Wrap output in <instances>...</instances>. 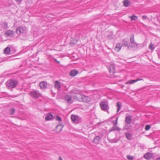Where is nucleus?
<instances>
[{
	"mask_svg": "<svg viewBox=\"0 0 160 160\" xmlns=\"http://www.w3.org/2000/svg\"><path fill=\"white\" fill-rule=\"evenodd\" d=\"M6 84L8 88L12 89L15 87L18 84V82L15 80H10L6 82Z\"/></svg>",
	"mask_w": 160,
	"mask_h": 160,
	"instance_id": "f257e3e1",
	"label": "nucleus"
},
{
	"mask_svg": "<svg viewBox=\"0 0 160 160\" xmlns=\"http://www.w3.org/2000/svg\"><path fill=\"white\" fill-rule=\"evenodd\" d=\"M27 29L25 27L22 26L18 27L16 29V32L18 34H23L26 33Z\"/></svg>",
	"mask_w": 160,
	"mask_h": 160,
	"instance_id": "f03ea898",
	"label": "nucleus"
},
{
	"mask_svg": "<svg viewBox=\"0 0 160 160\" xmlns=\"http://www.w3.org/2000/svg\"><path fill=\"white\" fill-rule=\"evenodd\" d=\"M100 106L102 110L103 111H106L109 109L108 103L106 101H102L100 102Z\"/></svg>",
	"mask_w": 160,
	"mask_h": 160,
	"instance_id": "7ed1b4c3",
	"label": "nucleus"
},
{
	"mask_svg": "<svg viewBox=\"0 0 160 160\" xmlns=\"http://www.w3.org/2000/svg\"><path fill=\"white\" fill-rule=\"evenodd\" d=\"M71 119L72 121L76 123H78L81 122V118L78 116L72 115L71 116Z\"/></svg>",
	"mask_w": 160,
	"mask_h": 160,
	"instance_id": "20e7f679",
	"label": "nucleus"
},
{
	"mask_svg": "<svg viewBox=\"0 0 160 160\" xmlns=\"http://www.w3.org/2000/svg\"><path fill=\"white\" fill-rule=\"evenodd\" d=\"M29 95L34 98H38L41 95V94L38 91L33 90L30 92Z\"/></svg>",
	"mask_w": 160,
	"mask_h": 160,
	"instance_id": "39448f33",
	"label": "nucleus"
},
{
	"mask_svg": "<svg viewBox=\"0 0 160 160\" xmlns=\"http://www.w3.org/2000/svg\"><path fill=\"white\" fill-rule=\"evenodd\" d=\"M81 100H79L85 102H89L90 101V98L88 96L84 95H81Z\"/></svg>",
	"mask_w": 160,
	"mask_h": 160,
	"instance_id": "423d86ee",
	"label": "nucleus"
},
{
	"mask_svg": "<svg viewBox=\"0 0 160 160\" xmlns=\"http://www.w3.org/2000/svg\"><path fill=\"white\" fill-rule=\"evenodd\" d=\"M122 46H124L127 47L128 49H129V48L130 46V44L129 42L128 39H124L123 41H122Z\"/></svg>",
	"mask_w": 160,
	"mask_h": 160,
	"instance_id": "0eeeda50",
	"label": "nucleus"
},
{
	"mask_svg": "<svg viewBox=\"0 0 160 160\" xmlns=\"http://www.w3.org/2000/svg\"><path fill=\"white\" fill-rule=\"evenodd\" d=\"M108 69L110 72L111 73H112V74H114L115 73V70L114 66L113 64H111L110 65L108 68Z\"/></svg>",
	"mask_w": 160,
	"mask_h": 160,
	"instance_id": "6e6552de",
	"label": "nucleus"
},
{
	"mask_svg": "<svg viewBox=\"0 0 160 160\" xmlns=\"http://www.w3.org/2000/svg\"><path fill=\"white\" fill-rule=\"evenodd\" d=\"M65 100L68 103H71L73 102L71 96L68 95H66L64 97Z\"/></svg>",
	"mask_w": 160,
	"mask_h": 160,
	"instance_id": "1a4fd4ad",
	"label": "nucleus"
},
{
	"mask_svg": "<svg viewBox=\"0 0 160 160\" xmlns=\"http://www.w3.org/2000/svg\"><path fill=\"white\" fill-rule=\"evenodd\" d=\"M153 157V154L150 152H147L144 155L143 157L147 160L150 159Z\"/></svg>",
	"mask_w": 160,
	"mask_h": 160,
	"instance_id": "9d476101",
	"label": "nucleus"
},
{
	"mask_svg": "<svg viewBox=\"0 0 160 160\" xmlns=\"http://www.w3.org/2000/svg\"><path fill=\"white\" fill-rule=\"evenodd\" d=\"M143 81V80L142 78H138L136 80H131L129 81H128L125 82V84H131L134 83H135L137 81Z\"/></svg>",
	"mask_w": 160,
	"mask_h": 160,
	"instance_id": "9b49d317",
	"label": "nucleus"
},
{
	"mask_svg": "<svg viewBox=\"0 0 160 160\" xmlns=\"http://www.w3.org/2000/svg\"><path fill=\"white\" fill-rule=\"evenodd\" d=\"M54 86L58 90H60L61 88L60 82L58 81H55Z\"/></svg>",
	"mask_w": 160,
	"mask_h": 160,
	"instance_id": "f8f14e48",
	"label": "nucleus"
},
{
	"mask_svg": "<svg viewBox=\"0 0 160 160\" xmlns=\"http://www.w3.org/2000/svg\"><path fill=\"white\" fill-rule=\"evenodd\" d=\"M47 82L45 81L41 82L39 84V86L41 89L46 88H47Z\"/></svg>",
	"mask_w": 160,
	"mask_h": 160,
	"instance_id": "ddd939ff",
	"label": "nucleus"
},
{
	"mask_svg": "<svg viewBox=\"0 0 160 160\" xmlns=\"http://www.w3.org/2000/svg\"><path fill=\"white\" fill-rule=\"evenodd\" d=\"M63 127V126H62V125H59L56 127L55 130L57 132H60L62 131Z\"/></svg>",
	"mask_w": 160,
	"mask_h": 160,
	"instance_id": "4468645a",
	"label": "nucleus"
},
{
	"mask_svg": "<svg viewBox=\"0 0 160 160\" xmlns=\"http://www.w3.org/2000/svg\"><path fill=\"white\" fill-rule=\"evenodd\" d=\"M78 73V70H72L70 71V75L72 77H74Z\"/></svg>",
	"mask_w": 160,
	"mask_h": 160,
	"instance_id": "2eb2a0df",
	"label": "nucleus"
},
{
	"mask_svg": "<svg viewBox=\"0 0 160 160\" xmlns=\"http://www.w3.org/2000/svg\"><path fill=\"white\" fill-rule=\"evenodd\" d=\"M14 32L12 31L8 30L4 34L6 36H10L12 35L14 33Z\"/></svg>",
	"mask_w": 160,
	"mask_h": 160,
	"instance_id": "dca6fc26",
	"label": "nucleus"
},
{
	"mask_svg": "<svg viewBox=\"0 0 160 160\" xmlns=\"http://www.w3.org/2000/svg\"><path fill=\"white\" fill-rule=\"evenodd\" d=\"M53 118V115L52 114L48 113V115L46 116L45 119L47 120H51Z\"/></svg>",
	"mask_w": 160,
	"mask_h": 160,
	"instance_id": "f3484780",
	"label": "nucleus"
},
{
	"mask_svg": "<svg viewBox=\"0 0 160 160\" xmlns=\"http://www.w3.org/2000/svg\"><path fill=\"white\" fill-rule=\"evenodd\" d=\"M100 140V137L98 136H97L94 138L92 142L95 143H98Z\"/></svg>",
	"mask_w": 160,
	"mask_h": 160,
	"instance_id": "a211bd4d",
	"label": "nucleus"
},
{
	"mask_svg": "<svg viewBox=\"0 0 160 160\" xmlns=\"http://www.w3.org/2000/svg\"><path fill=\"white\" fill-rule=\"evenodd\" d=\"M122 47V44L119 43L116 45L115 49L117 51L119 52L121 49Z\"/></svg>",
	"mask_w": 160,
	"mask_h": 160,
	"instance_id": "6ab92c4d",
	"label": "nucleus"
},
{
	"mask_svg": "<svg viewBox=\"0 0 160 160\" xmlns=\"http://www.w3.org/2000/svg\"><path fill=\"white\" fill-rule=\"evenodd\" d=\"M132 122L131 117L130 116H127L126 118L125 122L128 124L131 123Z\"/></svg>",
	"mask_w": 160,
	"mask_h": 160,
	"instance_id": "aec40b11",
	"label": "nucleus"
},
{
	"mask_svg": "<svg viewBox=\"0 0 160 160\" xmlns=\"http://www.w3.org/2000/svg\"><path fill=\"white\" fill-rule=\"evenodd\" d=\"M11 52L10 48L9 47H7L4 50V53L7 54H10Z\"/></svg>",
	"mask_w": 160,
	"mask_h": 160,
	"instance_id": "412c9836",
	"label": "nucleus"
},
{
	"mask_svg": "<svg viewBox=\"0 0 160 160\" xmlns=\"http://www.w3.org/2000/svg\"><path fill=\"white\" fill-rule=\"evenodd\" d=\"M130 3V2L128 0H124L123 1V4L125 7H128Z\"/></svg>",
	"mask_w": 160,
	"mask_h": 160,
	"instance_id": "4be33fe9",
	"label": "nucleus"
},
{
	"mask_svg": "<svg viewBox=\"0 0 160 160\" xmlns=\"http://www.w3.org/2000/svg\"><path fill=\"white\" fill-rule=\"evenodd\" d=\"M120 129L118 127H116V126H113L111 129H110V131L112 132L113 131H120Z\"/></svg>",
	"mask_w": 160,
	"mask_h": 160,
	"instance_id": "5701e85b",
	"label": "nucleus"
},
{
	"mask_svg": "<svg viewBox=\"0 0 160 160\" xmlns=\"http://www.w3.org/2000/svg\"><path fill=\"white\" fill-rule=\"evenodd\" d=\"M2 27L4 29H8V23L4 22L1 24Z\"/></svg>",
	"mask_w": 160,
	"mask_h": 160,
	"instance_id": "b1692460",
	"label": "nucleus"
},
{
	"mask_svg": "<svg viewBox=\"0 0 160 160\" xmlns=\"http://www.w3.org/2000/svg\"><path fill=\"white\" fill-rule=\"evenodd\" d=\"M125 135L127 139L129 140H131L132 138L131 134L129 133H126Z\"/></svg>",
	"mask_w": 160,
	"mask_h": 160,
	"instance_id": "393cba45",
	"label": "nucleus"
},
{
	"mask_svg": "<svg viewBox=\"0 0 160 160\" xmlns=\"http://www.w3.org/2000/svg\"><path fill=\"white\" fill-rule=\"evenodd\" d=\"M129 18H130L131 21H136L138 19V17L136 16L135 15H133L131 16H130Z\"/></svg>",
	"mask_w": 160,
	"mask_h": 160,
	"instance_id": "a878e982",
	"label": "nucleus"
},
{
	"mask_svg": "<svg viewBox=\"0 0 160 160\" xmlns=\"http://www.w3.org/2000/svg\"><path fill=\"white\" fill-rule=\"evenodd\" d=\"M117 107L118 108L117 112H118L120 110L121 108V105L120 102H118L117 103Z\"/></svg>",
	"mask_w": 160,
	"mask_h": 160,
	"instance_id": "bb28decb",
	"label": "nucleus"
},
{
	"mask_svg": "<svg viewBox=\"0 0 160 160\" xmlns=\"http://www.w3.org/2000/svg\"><path fill=\"white\" fill-rule=\"evenodd\" d=\"M15 112V109L14 108H12L10 109L9 113L11 115H13Z\"/></svg>",
	"mask_w": 160,
	"mask_h": 160,
	"instance_id": "cd10ccee",
	"label": "nucleus"
},
{
	"mask_svg": "<svg viewBox=\"0 0 160 160\" xmlns=\"http://www.w3.org/2000/svg\"><path fill=\"white\" fill-rule=\"evenodd\" d=\"M130 42L131 44L134 43V35H132L130 37Z\"/></svg>",
	"mask_w": 160,
	"mask_h": 160,
	"instance_id": "c85d7f7f",
	"label": "nucleus"
},
{
	"mask_svg": "<svg viewBox=\"0 0 160 160\" xmlns=\"http://www.w3.org/2000/svg\"><path fill=\"white\" fill-rule=\"evenodd\" d=\"M149 48L152 51L154 50L155 48L154 44L152 43H150V44L149 46Z\"/></svg>",
	"mask_w": 160,
	"mask_h": 160,
	"instance_id": "c756f323",
	"label": "nucleus"
},
{
	"mask_svg": "<svg viewBox=\"0 0 160 160\" xmlns=\"http://www.w3.org/2000/svg\"><path fill=\"white\" fill-rule=\"evenodd\" d=\"M138 44L136 43H134V44L132 46V48H135V49H138Z\"/></svg>",
	"mask_w": 160,
	"mask_h": 160,
	"instance_id": "7c9ffc66",
	"label": "nucleus"
},
{
	"mask_svg": "<svg viewBox=\"0 0 160 160\" xmlns=\"http://www.w3.org/2000/svg\"><path fill=\"white\" fill-rule=\"evenodd\" d=\"M150 126L149 125H147L145 127V129L146 131L149 130L150 128Z\"/></svg>",
	"mask_w": 160,
	"mask_h": 160,
	"instance_id": "2f4dec72",
	"label": "nucleus"
},
{
	"mask_svg": "<svg viewBox=\"0 0 160 160\" xmlns=\"http://www.w3.org/2000/svg\"><path fill=\"white\" fill-rule=\"evenodd\" d=\"M127 158L129 160H132L133 159V157L130 155H127Z\"/></svg>",
	"mask_w": 160,
	"mask_h": 160,
	"instance_id": "473e14b6",
	"label": "nucleus"
},
{
	"mask_svg": "<svg viewBox=\"0 0 160 160\" xmlns=\"http://www.w3.org/2000/svg\"><path fill=\"white\" fill-rule=\"evenodd\" d=\"M107 38L108 39H112L113 38V36L112 35H108L107 36Z\"/></svg>",
	"mask_w": 160,
	"mask_h": 160,
	"instance_id": "72a5a7b5",
	"label": "nucleus"
},
{
	"mask_svg": "<svg viewBox=\"0 0 160 160\" xmlns=\"http://www.w3.org/2000/svg\"><path fill=\"white\" fill-rule=\"evenodd\" d=\"M118 120V118H117L115 120L112 121L113 124L115 125L116 126L117 124V123Z\"/></svg>",
	"mask_w": 160,
	"mask_h": 160,
	"instance_id": "f704fd0d",
	"label": "nucleus"
},
{
	"mask_svg": "<svg viewBox=\"0 0 160 160\" xmlns=\"http://www.w3.org/2000/svg\"><path fill=\"white\" fill-rule=\"evenodd\" d=\"M56 119L57 120L59 121H61L62 120L61 118L58 116H57L56 118Z\"/></svg>",
	"mask_w": 160,
	"mask_h": 160,
	"instance_id": "c9c22d12",
	"label": "nucleus"
},
{
	"mask_svg": "<svg viewBox=\"0 0 160 160\" xmlns=\"http://www.w3.org/2000/svg\"><path fill=\"white\" fill-rule=\"evenodd\" d=\"M77 40H74L73 41H72L70 42V43H74L75 44L77 42Z\"/></svg>",
	"mask_w": 160,
	"mask_h": 160,
	"instance_id": "e433bc0d",
	"label": "nucleus"
},
{
	"mask_svg": "<svg viewBox=\"0 0 160 160\" xmlns=\"http://www.w3.org/2000/svg\"><path fill=\"white\" fill-rule=\"evenodd\" d=\"M17 3L20 4L22 0H15Z\"/></svg>",
	"mask_w": 160,
	"mask_h": 160,
	"instance_id": "4c0bfd02",
	"label": "nucleus"
},
{
	"mask_svg": "<svg viewBox=\"0 0 160 160\" xmlns=\"http://www.w3.org/2000/svg\"><path fill=\"white\" fill-rule=\"evenodd\" d=\"M147 18V16L145 15L143 16L142 17V18L143 20H145Z\"/></svg>",
	"mask_w": 160,
	"mask_h": 160,
	"instance_id": "58836bf2",
	"label": "nucleus"
},
{
	"mask_svg": "<svg viewBox=\"0 0 160 160\" xmlns=\"http://www.w3.org/2000/svg\"><path fill=\"white\" fill-rule=\"evenodd\" d=\"M118 141L117 140L113 139L111 140V142H114V143H116Z\"/></svg>",
	"mask_w": 160,
	"mask_h": 160,
	"instance_id": "ea45409f",
	"label": "nucleus"
},
{
	"mask_svg": "<svg viewBox=\"0 0 160 160\" xmlns=\"http://www.w3.org/2000/svg\"><path fill=\"white\" fill-rule=\"evenodd\" d=\"M73 99H77V100H78V98L77 97H76V96H75L74 97H73Z\"/></svg>",
	"mask_w": 160,
	"mask_h": 160,
	"instance_id": "a19ab883",
	"label": "nucleus"
},
{
	"mask_svg": "<svg viewBox=\"0 0 160 160\" xmlns=\"http://www.w3.org/2000/svg\"><path fill=\"white\" fill-rule=\"evenodd\" d=\"M55 61V62H57L58 63H60V62L59 61H57V60L56 59H55L54 60Z\"/></svg>",
	"mask_w": 160,
	"mask_h": 160,
	"instance_id": "79ce46f5",
	"label": "nucleus"
},
{
	"mask_svg": "<svg viewBox=\"0 0 160 160\" xmlns=\"http://www.w3.org/2000/svg\"><path fill=\"white\" fill-rule=\"evenodd\" d=\"M59 160H63L62 159L61 157H59Z\"/></svg>",
	"mask_w": 160,
	"mask_h": 160,
	"instance_id": "37998d69",
	"label": "nucleus"
},
{
	"mask_svg": "<svg viewBox=\"0 0 160 160\" xmlns=\"http://www.w3.org/2000/svg\"><path fill=\"white\" fill-rule=\"evenodd\" d=\"M156 160H160V157L156 159Z\"/></svg>",
	"mask_w": 160,
	"mask_h": 160,
	"instance_id": "c03bdc74",
	"label": "nucleus"
},
{
	"mask_svg": "<svg viewBox=\"0 0 160 160\" xmlns=\"http://www.w3.org/2000/svg\"><path fill=\"white\" fill-rule=\"evenodd\" d=\"M75 91H75L73 90V91H72V92H73V93H76V92H75Z\"/></svg>",
	"mask_w": 160,
	"mask_h": 160,
	"instance_id": "a18cd8bd",
	"label": "nucleus"
}]
</instances>
